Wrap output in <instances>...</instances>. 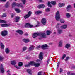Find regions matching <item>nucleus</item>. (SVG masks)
<instances>
[{"instance_id":"obj_1","label":"nucleus","mask_w":75,"mask_h":75,"mask_svg":"<svg viewBox=\"0 0 75 75\" xmlns=\"http://www.w3.org/2000/svg\"><path fill=\"white\" fill-rule=\"evenodd\" d=\"M38 35L42 37V38H46V34L43 33H34L33 35V38H35Z\"/></svg>"},{"instance_id":"obj_62","label":"nucleus","mask_w":75,"mask_h":75,"mask_svg":"<svg viewBox=\"0 0 75 75\" xmlns=\"http://www.w3.org/2000/svg\"><path fill=\"white\" fill-rule=\"evenodd\" d=\"M7 72H10V71L9 70H8L7 71Z\"/></svg>"},{"instance_id":"obj_51","label":"nucleus","mask_w":75,"mask_h":75,"mask_svg":"<svg viewBox=\"0 0 75 75\" xmlns=\"http://www.w3.org/2000/svg\"><path fill=\"white\" fill-rule=\"evenodd\" d=\"M62 69L60 68V72H62Z\"/></svg>"},{"instance_id":"obj_40","label":"nucleus","mask_w":75,"mask_h":75,"mask_svg":"<svg viewBox=\"0 0 75 75\" xmlns=\"http://www.w3.org/2000/svg\"><path fill=\"white\" fill-rule=\"evenodd\" d=\"M27 49V47H24L22 51H25Z\"/></svg>"},{"instance_id":"obj_14","label":"nucleus","mask_w":75,"mask_h":75,"mask_svg":"<svg viewBox=\"0 0 75 75\" xmlns=\"http://www.w3.org/2000/svg\"><path fill=\"white\" fill-rule=\"evenodd\" d=\"M10 2H7L6 3V4L5 7L6 8H8L10 7Z\"/></svg>"},{"instance_id":"obj_34","label":"nucleus","mask_w":75,"mask_h":75,"mask_svg":"<svg viewBox=\"0 0 75 75\" xmlns=\"http://www.w3.org/2000/svg\"><path fill=\"white\" fill-rule=\"evenodd\" d=\"M18 66H23V63L22 62H19L18 63Z\"/></svg>"},{"instance_id":"obj_33","label":"nucleus","mask_w":75,"mask_h":75,"mask_svg":"<svg viewBox=\"0 0 75 75\" xmlns=\"http://www.w3.org/2000/svg\"><path fill=\"white\" fill-rule=\"evenodd\" d=\"M66 17H67V18H70L71 17V14L69 13H67L66 14Z\"/></svg>"},{"instance_id":"obj_60","label":"nucleus","mask_w":75,"mask_h":75,"mask_svg":"<svg viewBox=\"0 0 75 75\" xmlns=\"http://www.w3.org/2000/svg\"><path fill=\"white\" fill-rule=\"evenodd\" d=\"M69 37H72V35L71 34H69Z\"/></svg>"},{"instance_id":"obj_31","label":"nucleus","mask_w":75,"mask_h":75,"mask_svg":"<svg viewBox=\"0 0 75 75\" xmlns=\"http://www.w3.org/2000/svg\"><path fill=\"white\" fill-rule=\"evenodd\" d=\"M15 10L17 13H20V10H19L18 9L16 8L15 9Z\"/></svg>"},{"instance_id":"obj_18","label":"nucleus","mask_w":75,"mask_h":75,"mask_svg":"<svg viewBox=\"0 0 75 75\" xmlns=\"http://www.w3.org/2000/svg\"><path fill=\"white\" fill-rule=\"evenodd\" d=\"M34 48V46L30 45V47L28 49V51H31V50H33Z\"/></svg>"},{"instance_id":"obj_37","label":"nucleus","mask_w":75,"mask_h":75,"mask_svg":"<svg viewBox=\"0 0 75 75\" xmlns=\"http://www.w3.org/2000/svg\"><path fill=\"white\" fill-rule=\"evenodd\" d=\"M1 47L2 49H3L4 48V46L3 43H1L0 44Z\"/></svg>"},{"instance_id":"obj_22","label":"nucleus","mask_w":75,"mask_h":75,"mask_svg":"<svg viewBox=\"0 0 75 75\" xmlns=\"http://www.w3.org/2000/svg\"><path fill=\"white\" fill-rule=\"evenodd\" d=\"M18 5V3H16L15 2H13L12 4V7H14L15 6L17 7Z\"/></svg>"},{"instance_id":"obj_63","label":"nucleus","mask_w":75,"mask_h":75,"mask_svg":"<svg viewBox=\"0 0 75 75\" xmlns=\"http://www.w3.org/2000/svg\"><path fill=\"white\" fill-rule=\"evenodd\" d=\"M3 65H4V64H1V66H3Z\"/></svg>"},{"instance_id":"obj_54","label":"nucleus","mask_w":75,"mask_h":75,"mask_svg":"<svg viewBox=\"0 0 75 75\" xmlns=\"http://www.w3.org/2000/svg\"><path fill=\"white\" fill-rule=\"evenodd\" d=\"M57 25L59 26V25H61V23H57Z\"/></svg>"},{"instance_id":"obj_57","label":"nucleus","mask_w":75,"mask_h":75,"mask_svg":"<svg viewBox=\"0 0 75 75\" xmlns=\"http://www.w3.org/2000/svg\"><path fill=\"white\" fill-rule=\"evenodd\" d=\"M59 64H60L59 62H58L57 63V66H59Z\"/></svg>"},{"instance_id":"obj_59","label":"nucleus","mask_w":75,"mask_h":75,"mask_svg":"<svg viewBox=\"0 0 75 75\" xmlns=\"http://www.w3.org/2000/svg\"><path fill=\"white\" fill-rule=\"evenodd\" d=\"M25 36H28V34L27 33H25Z\"/></svg>"},{"instance_id":"obj_42","label":"nucleus","mask_w":75,"mask_h":75,"mask_svg":"<svg viewBox=\"0 0 75 75\" xmlns=\"http://www.w3.org/2000/svg\"><path fill=\"white\" fill-rule=\"evenodd\" d=\"M4 58L2 56H0V61H3Z\"/></svg>"},{"instance_id":"obj_6","label":"nucleus","mask_w":75,"mask_h":75,"mask_svg":"<svg viewBox=\"0 0 75 75\" xmlns=\"http://www.w3.org/2000/svg\"><path fill=\"white\" fill-rule=\"evenodd\" d=\"M25 27L26 28L30 27V28H31V27H33V25L30 24L29 23H26V24H25Z\"/></svg>"},{"instance_id":"obj_38","label":"nucleus","mask_w":75,"mask_h":75,"mask_svg":"<svg viewBox=\"0 0 75 75\" xmlns=\"http://www.w3.org/2000/svg\"><path fill=\"white\" fill-rule=\"evenodd\" d=\"M48 6L49 7H52V6H51V2H48Z\"/></svg>"},{"instance_id":"obj_30","label":"nucleus","mask_w":75,"mask_h":75,"mask_svg":"<svg viewBox=\"0 0 75 75\" xmlns=\"http://www.w3.org/2000/svg\"><path fill=\"white\" fill-rule=\"evenodd\" d=\"M6 21L0 20V23H6Z\"/></svg>"},{"instance_id":"obj_8","label":"nucleus","mask_w":75,"mask_h":75,"mask_svg":"<svg viewBox=\"0 0 75 75\" xmlns=\"http://www.w3.org/2000/svg\"><path fill=\"white\" fill-rule=\"evenodd\" d=\"M67 25L66 24L63 25L60 27V28L61 29H62V30H64L65 29H66V28H67Z\"/></svg>"},{"instance_id":"obj_45","label":"nucleus","mask_w":75,"mask_h":75,"mask_svg":"<svg viewBox=\"0 0 75 75\" xmlns=\"http://www.w3.org/2000/svg\"><path fill=\"white\" fill-rule=\"evenodd\" d=\"M60 22L62 23H64L65 22V21H64V20L62 19L60 20Z\"/></svg>"},{"instance_id":"obj_56","label":"nucleus","mask_w":75,"mask_h":75,"mask_svg":"<svg viewBox=\"0 0 75 75\" xmlns=\"http://www.w3.org/2000/svg\"><path fill=\"white\" fill-rule=\"evenodd\" d=\"M67 74L68 75H71V72H67Z\"/></svg>"},{"instance_id":"obj_52","label":"nucleus","mask_w":75,"mask_h":75,"mask_svg":"<svg viewBox=\"0 0 75 75\" xmlns=\"http://www.w3.org/2000/svg\"><path fill=\"white\" fill-rule=\"evenodd\" d=\"M56 27L57 28H59V26L57 25H56Z\"/></svg>"},{"instance_id":"obj_24","label":"nucleus","mask_w":75,"mask_h":75,"mask_svg":"<svg viewBox=\"0 0 75 75\" xmlns=\"http://www.w3.org/2000/svg\"><path fill=\"white\" fill-rule=\"evenodd\" d=\"M50 3L53 6H55L57 3L55 1H52L50 2Z\"/></svg>"},{"instance_id":"obj_2","label":"nucleus","mask_w":75,"mask_h":75,"mask_svg":"<svg viewBox=\"0 0 75 75\" xmlns=\"http://www.w3.org/2000/svg\"><path fill=\"white\" fill-rule=\"evenodd\" d=\"M30 65L39 66V65H40V64L38 63H35L33 61H30L28 62V64L25 65V66H30Z\"/></svg>"},{"instance_id":"obj_46","label":"nucleus","mask_w":75,"mask_h":75,"mask_svg":"<svg viewBox=\"0 0 75 75\" xmlns=\"http://www.w3.org/2000/svg\"><path fill=\"white\" fill-rule=\"evenodd\" d=\"M69 59V57H66V58L65 59V61H68V60Z\"/></svg>"},{"instance_id":"obj_27","label":"nucleus","mask_w":75,"mask_h":75,"mask_svg":"<svg viewBox=\"0 0 75 75\" xmlns=\"http://www.w3.org/2000/svg\"><path fill=\"white\" fill-rule=\"evenodd\" d=\"M63 42L61 40L60 41L59 44V47H61L62 45Z\"/></svg>"},{"instance_id":"obj_10","label":"nucleus","mask_w":75,"mask_h":75,"mask_svg":"<svg viewBox=\"0 0 75 75\" xmlns=\"http://www.w3.org/2000/svg\"><path fill=\"white\" fill-rule=\"evenodd\" d=\"M39 58L41 61L43 59V55H42V52H41L39 54Z\"/></svg>"},{"instance_id":"obj_25","label":"nucleus","mask_w":75,"mask_h":75,"mask_svg":"<svg viewBox=\"0 0 75 75\" xmlns=\"http://www.w3.org/2000/svg\"><path fill=\"white\" fill-rule=\"evenodd\" d=\"M65 5V4L64 3H60L59 4V6L60 7H62V6H64Z\"/></svg>"},{"instance_id":"obj_48","label":"nucleus","mask_w":75,"mask_h":75,"mask_svg":"<svg viewBox=\"0 0 75 75\" xmlns=\"http://www.w3.org/2000/svg\"><path fill=\"white\" fill-rule=\"evenodd\" d=\"M20 66H15V68H17V69H20V67H19Z\"/></svg>"},{"instance_id":"obj_35","label":"nucleus","mask_w":75,"mask_h":75,"mask_svg":"<svg viewBox=\"0 0 75 75\" xmlns=\"http://www.w3.org/2000/svg\"><path fill=\"white\" fill-rule=\"evenodd\" d=\"M71 7V5H68L67 7V11H69V8Z\"/></svg>"},{"instance_id":"obj_21","label":"nucleus","mask_w":75,"mask_h":75,"mask_svg":"<svg viewBox=\"0 0 75 75\" xmlns=\"http://www.w3.org/2000/svg\"><path fill=\"white\" fill-rule=\"evenodd\" d=\"M15 22H18V20H20V17H16L14 18Z\"/></svg>"},{"instance_id":"obj_41","label":"nucleus","mask_w":75,"mask_h":75,"mask_svg":"<svg viewBox=\"0 0 75 75\" xmlns=\"http://www.w3.org/2000/svg\"><path fill=\"white\" fill-rule=\"evenodd\" d=\"M45 11L47 12L50 11V8H47L45 9Z\"/></svg>"},{"instance_id":"obj_55","label":"nucleus","mask_w":75,"mask_h":75,"mask_svg":"<svg viewBox=\"0 0 75 75\" xmlns=\"http://www.w3.org/2000/svg\"><path fill=\"white\" fill-rule=\"evenodd\" d=\"M40 48V46H39L38 47H37L36 48V49H39Z\"/></svg>"},{"instance_id":"obj_39","label":"nucleus","mask_w":75,"mask_h":75,"mask_svg":"<svg viewBox=\"0 0 75 75\" xmlns=\"http://www.w3.org/2000/svg\"><path fill=\"white\" fill-rule=\"evenodd\" d=\"M7 16L6 13H3V15L2 16V17H7Z\"/></svg>"},{"instance_id":"obj_11","label":"nucleus","mask_w":75,"mask_h":75,"mask_svg":"<svg viewBox=\"0 0 75 75\" xmlns=\"http://www.w3.org/2000/svg\"><path fill=\"white\" fill-rule=\"evenodd\" d=\"M25 43H28L29 42H30V40L28 39H24L22 40Z\"/></svg>"},{"instance_id":"obj_23","label":"nucleus","mask_w":75,"mask_h":75,"mask_svg":"<svg viewBox=\"0 0 75 75\" xmlns=\"http://www.w3.org/2000/svg\"><path fill=\"white\" fill-rule=\"evenodd\" d=\"M42 13V12L41 11H38L35 12V14H37V15H38V14H41Z\"/></svg>"},{"instance_id":"obj_26","label":"nucleus","mask_w":75,"mask_h":75,"mask_svg":"<svg viewBox=\"0 0 75 75\" xmlns=\"http://www.w3.org/2000/svg\"><path fill=\"white\" fill-rule=\"evenodd\" d=\"M17 7H22V8L24 7V6H23V4L21 3H20V4L18 3Z\"/></svg>"},{"instance_id":"obj_13","label":"nucleus","mask_w":75,"mask_h":75,"mask_svg":"<svg viewBox=\"0 0 75 75\" xmlns=\"http://www.w3.org/2000/svg\"><path fill=\"white\" fill-rule=\"evenodd\" d=\"M70 47H71V45L69 43L66 44L65 45V47L66 49H69L70 48Z\"/></svg>"},{"instance_id":"obj_43","label":"nucleus","mask_w":75,"mask_h":75,"mask_svg":"<svg viewBox=\"0 0 75 75\" xmlns=\"http://www.w3.org/2000/svg\"><path fill=\"white\" fill-rule=\"evenodd\" d=\"M21 1H22L23 4H25V1L26 0H21Z\"/></svg>"},{"instance_id":"obj_4","label":"nucleus","mask_w":75,"mask_h":75,"mask_svg":"<svg viewBox=\"0 0 75 75\" xmlns=\"http://www.w3.org/2000/svg\"><path fill=\"white\" fill-rule=\"evenodd\" d=\"M32 13L31 11L28 12V14L27 15H25V16H24V18L26 19L27 18H28V17L31 15Z\"/></svg>"},{"instance_id":"obj_3","label":"nucleus","mask_w":75,"mask_h":75,"mask_svg":"<svg viewBox=\"0 0 75 75\" xmlns=\"http://www.w3.org/2000/svg\"><path fill=\"white\" fill-rule=\"evenodd\" d=\"M55 18L57 21H59L60 19V15L59 11L56 12L55 15Z\"/></svg>"},{"instance_id":"obj_58","label":"nucleus","mask_w":75,"mask_h":75,"mask_svg":"<svg viewBox=\"0 0 75 75\" xmlns=\"http://www.w3.org/2000/svg\"><path fill=\"white\" fill-rule=\"evenodd\" d=\"M71 75H75V73H72L71 74Z\"/></svg>"},{"instance_id":"obj_29","label":"nucleus","mask_w":75,"mask_h":75,"mask_svg":"<svg viewBox=\"0 0 75 75\" xmlns=\"http://www.w3.org/2000/svg\"><path fill=\"white\" fill-rule=\"evenodd\" d=\"M62 33V30L61 29H58V33L59 34H61Z\"/></svg>"},{"instance_id":"obj_44","label":"nucleus","mask_w":75,"mask_h":75,"mask_svg":"<svg viewBox=\"0 0 75 75\" xmlns=\"http://www.w3.org/2000/svg\"><path fill=\"white\" fill-rule=\"evenodd\" d=\"M50 59H49L47 62V63L46 64L47 66H48V64H49V62H50Z\"/></svg>"},{"instance_id":"obj_12","label":"nucleus","mask_w":75,"mask_h":75,"mask_svg":"<svg viewBox=\"0 0 75 75\" xmlns=\"http://www.w3.org/2000/svg\"><path fill=\"white\" fill-rule=\"evenodd\" d=\"M27 71L29 75H32V70L31 69H28L27 70Z\"/></svg>"},{"instance_id":"obj_47","label":"nucleus","mask_w":75,"mask_h":75,"mask_svg":"<svg viewBox=\"0 0 75 75\" xmlns=\"http://www.w3.org/2000/svg\"><path fill=\"white\" fill-rule=\"evenodd\" d=\"M38 24L37 25H36V26H35V27H39L40 26V22H38Z\"/></svg>"},{"instance_id":"obj_16","label":"nucleus","mask_w":75,"mask_h":75,"mask_svg":"<svg viewBox=\"0 0 75 75\" xmlns=\"http://www.w3.org/2000/svg\"><path fill=\"white\" fill-rule=\"evenodd\" d=\"M16 32L18 33H19V34H21V35L23 34V31L22 30H17L16 31Z\"/></svg>"},{"instance_id":"obj_7","label":"nucleus","mask_w":75,"mask_h":75,"mask_svg":"<svg viewBox=\"0 0 75 75\" xmlns=\"http://www.w3.org/2000/svg\"><path fill=\"white\" fill-rule=\"evenodd\" d=\"M1 34L2 36L4 37L7 35V32L6 30L3 31L1 32Z\"/></svg>"},{"instance_id":"obj_49","label":"nucleus","mask_w":75,"mask_h":75,"mask_svg":"<svg viewBox=\"0 0 75 75\" xmlns=\"http://www.w3.org/2000/svg\"><path fill=\"white\" fill-rule=\"evenodd\" d=\"M14 14L12 13L11 14V17H12V18H13V17H14Z\"/></svg>"},{"instance_id":"obj_20","label":"nucleus","mask_w":75,"mask_h":75,"mask_svg":"<svg viewBox=\"0 0 75 75\" xmlns=\"http://www.w3.org/2000/svg\"><path fill=\"white\" fill-rule=\"evenodd\" d=\"M44 5L43 4H42L41 5H39L38 6V8H44Z\"/></svg>"},{"instance_id":"obj_64","label":"nucleus","mask_w":75,"mask_h":75,"mask_svg":"<svg viewBox=\"0 0 75 75\" xmlns=\"http://www.w3.org/2000/svg\"><path fill=\"white\" fill-rule=\"evenodd\" d=\"M74 8H75V3L74 4Z\"/></svg>"},{"instance_id":"obj_50","label":"nucleus","mask_w":75,"mask_h":75,"mask_svg":"<svg viewBox=\"0 0 75 75\" xmlns=\"http://www.w3.org/2000/svg\"><path fill=\"white\" fill-rule=\"evenodd\" d=\"M3 1V2H5L6 1V0H0V2Z\"/></svg>"},{"instance_id":"obj_28","label":"nucleus","mask_w":75,"mask_h":75,"mask_svg":"<svg viewBox=\"0 0 75 75\" xmlns=\"http://www.w3.org/2000/svg\"><path fill=\"white\" fill-rule=\"evenodd\" d=\"M5 52L6 54H8L10 52V49L8 48H6L5 50Z\"/></svg>"},{"instance_id":"obj_17","label":"nucleus","mask_w":75,"mask_h":75,"mask_svg":"<svg viewBox=\"0 0 75 75\" xmlns=\"http://www.w3.org/2000/svg\"><path fill=\"white\" fill-rule=\"evenodd\" d=\"M16 63L17 62H16V61L15 60L12 61L11 62V64L12 65H14L16 64Z\"/></svg>"},{"instance_id":"obj_9","label":"nucleus","mask_w":75,"mask_h":75,"mask_svg":"<svg viewBox=\"0 0 75 75\" xmlns=\"http://www.w3.org/2000/svg\"><path fill=\"white\" fill-rule=\"evenodd\" d=\"M48 47V46L47 44L41 46V48L42 49L44 50L45 49H47V48Z\"/></svg>"},{"instance_id":"obj_36","label":"nucleus","mask_w":75,"mask_h":75,"mask_svg":"<svg viewBox=\"0 0 75 75\" xmlns=\"http://www.w3.org/2000/svg\"><path fill=\"white\" fill-rule=\"evenodd\" d=\"M51 32L50 31H47V34L48 35H49L51 33Z\"/></svg>"},{"instance_id":"obj_53","label":"nucleus","mask_w":75,"mask_h":75,"mask_svg":"<svg viewBox=\"0 0 75 75\" xmlns=\"http://www.w3.org/2000/svg\"><path fill=\"white\" fill-rule=\"evenodd\" d=\"M41 72H40L38 73V75H42Z\"/></svg>"},{"instance_id":"obj_15","label":"nucleus","mask_w":75,"mask_h":75,"mask_svg":"<svg viewBox=\"0 0 75 75\" xmlns=\"http://www.w3.org/2000/svg\"><path fill=\"white\" fill-rule=\"evenodd\" d=\"M1 25L2 27H8L9 25L6 24H2Z\"/></svg>"},{"instance_id":"obj_61","label":"nucleus","mask_w":75,"mask_h":75,"mask_svg":"<svg viewBox=\"0 0 75 75\" xmlns=\"http://www.w3.org/2000/svg\"><path fill=\"white\" fill-rule=\"evenodd\" d=\"M39 1L40 2H42V0H39Z\"/></svg>"},{"instance_id":"obj_19","label":"nucleus","mask_w":75,"mask_h":75,"mask_svg":"<svg viewBox=\"0 0 75 75\" xmlns=\"http://www.w3.org/2000/svg\"><path fill=\"white\" fill-rule=\"evenodd\" d=\"M0 69L1 70V72L2 73H3L4 72V68L2 66H1L0 67Z\"/></svg>"},{"instance_id":"obj_5","label":"nucleus","mask_w":75,"mask_h":75,"mask_svg":"<svg viewBox=\"0 0 75 75\" xmlns=\"http://www.w3.org/2000/svg\"><path fill=\"white\" fill-rule=\"evenodd\" d=\"M42 23L43 25H45L47 23V20L45 18H43L41 20Z\"/></svg>"},{"instance_id":"obj_32","label":"nucleus","mask_w":75,"mask_h":75,"mask_svg":"<svg viewBox=\"0 0 75 75\" xmlns=\"http://www.w3.org/2000/svg\"><path fill=\"white\" fill-rule=\"evenodd\" d=\"M65 57H66V54H64L62 57L61 58V59L62 60H63V59H64V58H65Z\"/></svg>"}]
</instances>
